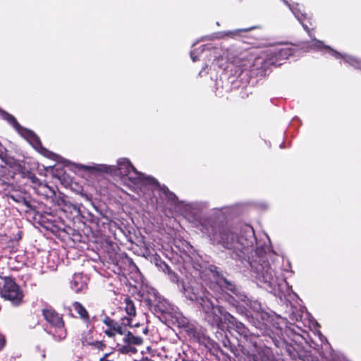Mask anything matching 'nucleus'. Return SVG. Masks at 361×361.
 Returning <instances> with one entry per match:
<instances>
[{
	"mask_svg": "<svg viewBox=\"0 0 361 361\" xmlns=\"http://www.w3.org/2000/svg\"><path fill=\"white\" fill-rule=\"evenodd\" d=\"M204 201L180 202L181 214L214 245H220L231 252V257L250 268L251 276L261 288L275 295H289L292 287L286 281L283 272L293 274L290 262L287 268L280 269L281 259L272 250L269 236L264 234L257 240L252 226L247 224L232 226L219 221L220 216L230 211L229 207L214 208L208 217L196 219V216L207 209Z\"/></svg>",
	"mask_w": 361,
	"mask_h": 361,
	"instance_id": "nucleus-1",
	"label": "nucleus"
},
{
	"mask_svg": "<svg viewBox=\"0 0 361 361\" xmlns=\"http://www.w3.org/2000/svg\"><path fill=\"white\" fill-rule=\"evenodd\" d=\"M205 53L209 60L213 58V63L233 77H238L243 71L252 64L250 59L247 58L246 53H237L236 51L224 49L221 47H212L202 45L190 51V57L193 62L200 59V56Z\"/></svg>",
	"mask_w": 361,
	"mask_h": 361,
	"instance_id": "nucleus-2",
	"label": "nucleus"
},
{
	"mask_svg": "<svg viewBox=\"0 0 361 361\" xmlns=\"http://www.w3.org/2000/svg\"><path fill=\"white\" fill-rule=\"evenodd\" d=\"M115 169L111 172V176H118L121 180L133 190L147 188L151 190H162L170 199L176 197L167 188H162L159 182L152 176L139 172L131 161L125 157L118 159L116 165H111Z\"/></svg>",
	"mask_w": 361,
	"mask_h": 361,
	"instance_id": "nucleus-3",
	"label": "nucleus"
},
{
	"mask_svg": "<svg viewBox=\"0 0 361 361\" xmlns=\"http://www.w3.org/2000/svg\"><path fill=\"white\" fill-rule=\"evenodd\" d=\"M180 290L186 299L199 304L204 319L208 323H216L218 321L219 318L215 312L220 305L217 304L216 299L213 298L202 284L195 281L181 282Z\"/></svg>",
	"mask_w": 361,
	"mask_h": 361,
	"instance_id": "nucleus-4",
	"label": "nucleus"
},
{
	"mask_svg": "<svg viewBox=\"0 0 361 361\" xmlns=\"http://www.w3.org/2000/svg\"><path fill=\"white\" fill-rule=\"evenodd\" d=\"M216 283L219 288L226 292L225 300L232 306L236 308V310L240 314L249 317L251 314L248 311L249 307L257 317L261 314L262 319H265V317H268L267 314L263 312L262 306L259 301L250 300L245 295L240 288L235 286L231 282L228 281L224 277H219L216 280Z\"/></svg>",
	"mask_w": 361,
	"mask_h": 361,
	"instance_id": "nucleus-5",
	"label": "nucleus"
},
{
	"mask_svg": "<svg viewBox=\"0 0 361 361\" xmlns=\"http://www.w3.org/2000/svg\"><path fill=\"white\" fill-rule=\"evenodd\" d=\"M0 116L1 117L6 120L9 124H11L15 130L25 140H27L29 143L40 154L44 155V157L56 159L58 156L51 152H49L44 147L42 146L39 138L37 136V135L27 128H24L22 127L16 121V119L12 115L0 109Z\"/></svg>",
	"mask_w": 361,
	"mask_h": 361,
	"instance_id": "nucleus-6",
	"label": "nucleus"
},
{
	"mask_svg": "<svg viewBox=\"0 0 361 361\" xmlns=\"http://www.w3.org/2000/svg\"><path fill=\"white\" fill-rule=\"evenodd\" d=\"M309 48L311 50L327 52L336 59L341 60V62L343 61V63L348 66H351L355 69L361 70V59L353 55L339 53L338 51L331 49L330 47L325 46L322 41L316 39H312L310 42Z\"/></svg>",
	"mask_w": 361,
	"mask_h": 361,
	"instance_id": "nucleus-7",
	"label": "nucleus"
},
{
	"mask_svg": "<svg viewBox=\"0 0 361 361\" xmlns=\"http://www.w3.org/2000/svg\"><path fill=\"white\" fill-rule=\"evenodd\" d=\"M215 313L219 319L216 323H209L210 325L220 327L223 323H226L229 328L235 329L239 335L245 338L249 336V329L242 322L238 321L235 317L226 312L222 306H219Z\"/></svg>",
	"mask_w": 361,
	"mask_h": 361,
	"instance_id": "nucleus-8",
	"label": "nucleus"
},
{
	"mask_svg": "<svg viewBox=\"0 0 361 361\" xmlns=\"http://www.w3.org/2000/svg\"><path fill=\"white\" fill-rule=\"evenodd\" d=\"M0 295L14 305L21 302L23 293L19 286L11 278L0 276Z\"/></svg>",
	"mask_w": 361,
	"mask_h": 361,
	"instance_id": "nucleus-9",
	"label": "nucleus"
},
{
	"mask_svg": "<svg viewBox=\"0 0 361 361\" xmlns=\"http://www.w3.org/2000/svg\"><path fill=\"white\" fill-rule=\"evenodd\" d=\"M45 320L54 328L50 331L51 334L57 341H61L66 337V331L64 328V323L62 317L53 309L47 308L42 311Z\"/></svg>",
	"mask_w": 361,
	"mask_h": 361,
	"instance_id": "nucleus-10",
	"label": "nucleus"
},
{
	"mask_svg": "<svg viewBox=\"0 0 361 361\" xmlns=\"http://www.w3.org/2000/svg\"><path fill=\"white\" fill-rule=\"evenodd\" d=\"M293 49L287 46H276L266 51V58L262 61V68L266 70L271 66H278L279 60L286 59L293 54Z\"/></svg>",
	"mask_w": 361,
	"mask_h": 361,
	"instance_id": "nucleus-11",
	"label": "nucleus"
},
{
	"mask_svg": "<svg viewBox=\"0 0 361 361\" xmlns=\"http://www.w3.org/2000/svg\"><path fill=\"white\" fill-rule=\"evenodd\" d=\"M87 278L82 274H75L71 281V288L76 293L82 292L87 288Z\"/></svg>",
	"mask_w": 361,
	"mask_h": 361,
	"instance_id": "nucleus-12",
	"label": "nucleus"
},
{
	"mask_svg": "<svg viewBox=\"0 0 361 361\" xmlns=\"http://www.w3.org/2000/svg\"><path fill=\"white\" fill-rule=\"evenodd\" d=\"M79 169L96 173H106L111 175V172L115 169L111 165L102 164H92L90 165L77 164Z\"/></svg>",
	"mask_w": 361,
	"mask_h": 361,
	"instance_id": "nucleus-13",
	"label": "nucleus"
},
{
	"mask_svg": "<svg viewBox=\"0 0 361 361\" xmlns=\"http://www.w3.org/2000/svg\"><path fill=\"white\" fill-rule=\"evenodd\" d=\"M289 9L292 11L293 14L298 19V20L302 24L303 28L309 32V28L307 25L305 23V20L307 18V14L304 12L303 6L299 4H290L288 6Z\"/></svg>",
	"mask_w": 361,
	"mask_h": 361,
	"instance_id": "nucleus-14",
	"label": "nucleus"
},
{
	"mask_svg": "<svg viewBox=\"0 0 361 361\" xmlns=\"http://www.w3.org/2000/svg\"><path fill=\"white\" fill-rule=\"evenodd\" d=\"M155 310L163 314L172 315L176 312V307L164 298H159L155 305Z\"/></svg>",
	"mask_w": 361,
	"mask_h": 361,
	"instance_id": "nucleus-15",
	"label": "nucleus"
},
{
	"mask_svg": "<svg viewBox=\"0 0 361 361\" xmlns=\"http://www.w3.org/2000/svg\"><path fill=\"white\" fill-rule=\"evenodd\" d=\"M257 27H250L247 28L242 29H235L233 30L223 31L217 33L218 38H224V37H230L232 39H236L238 37H240L244 36V33H246L253 29H255Z\"/></svg>",
	"mask_w": 361,
	"mask_h": 361,
	"instance_id": "nucleus-16",
	"label": "nucleus"
},
{
	"mask_svg": "<svg viewBox=\"0 0 361 361\" xmlns=\"http://www.w3.org/2000/svg\"><path fill=\"white\" fill-rule=\"evenodd\" d=\"M123 341L124 343L129 344L134 347L135 345H140L143 342L142 337L135 336L129 331L125 334Z\"/></svg>",
	"mask_w": 361,
	"mask_h": 361,
	"instance_id": "nucleus-17",
	"label": "nucleus"
},
{
	"mask_svg": "<svg viewBox=\"0 0 361 361\" xmlns=\"http://www.w3.org/2000/svg\"><path fill=\"white\" fill-rule=\"evenodd\" d=\"M259 355L261 361H279L275 357L271 348L268 347L261 348Z\"/></svg>",
	"mask_w": 361,
	"mask_h": 361,
	"instance_id": "nucleus-18",
	"label": "nucleus"
},
{
	"mask_svg": "<svg viewBox=\"0 0 361 361\" xmlns=\"http://www.w3.org/2000/svg\"><path fill=\"white\" fill-rule=\"evenodd\" d=\"M73 310L78 314L80 317L86 321L89 319V314L85 307L79 302H75L73 304Z\"/></svg>",
	"mask_w": 361,
	"mask_h": 361,
	"instance_id": "nucleus-19",
	"label": "nucleus"
},
{
	"mask_svg": "<svg viewBox=\"0 0 361 361\" xmlns=\"http://www.w3.org/2000/svg\"><path fill=\"white\" fill-rule=\"evenodd\" d=\"M126 312L129 316H135L136 313L135 305L131 300L126 298Z\"/></svg>",
	"mask_w": 361,
	"mask_h": 361,
	"instance_id": "nucleus-20",
	"label": "nucleus"
},
{
	"mask_svg": "<svg viewBox=\"0 0 361 361\" xmlns=\"http://www.w3.org/2000/svg\"><path fill=\"white\" fill-rule=\"evenodd\" d=\"M80 340L83 345H90L91 344H93L91 331L84 332L81 336Z\"/></svg>",
	"mask_w": 361,
	"mask_h": 361,
	"instance_id": "nucleus-21",
	"label": "nucleus"
},
{
	"mask_svg": "<svg viewBox=\"0 0 361 361\" xmlns=\"http://www.w3.org/2000/svg\"><path fill=\"white\" fill-rule=\"evenodd\" d=\"M119 352L123 354H128V353H135L137 352V349L134 346H131L129 344L125 343L124 345H121L118 348Z\"/></svg>",
	"mask_w": 361,
	"mask_h": 361,
	"instance_id": "nucleus-22",
	"label": "nucleus"
},
{
	"mask_svg": "<svg viewBox=\"0 0 361 361\" xmlns=\"http://www.w3.org/2000/svg\"><path fill=\"white\" fill-rule=\"evenodd\" d=\"M10 197L15 202L18 203H23L24 205H25L27 207L30 208V203L26 200V199L24 197H22L20 195L15 196V195H11Z\"/></svg>",
	"mask_w": 361,
	"mask_h": 361,
	"instance_id": "nucleus-23",
	"label": "nucleus"
},
{
	"mask_svg": "<svg viewBox=\"0 0 361 361\" xmlns=\"http://www.w3.org/2000/svg\"><path fill=\"white\" fill-rule=\"evenodd\" d=\"M103 322L104 324H106L109 328L110 329H115V327L117 326V324L118 322L111 319V318H109V317H106L104 320H103Z\"/></svg>",
	"mask_w": 361,
	"mask_h": 361,
	"instance_id": "nucleus-24",
	"label": "nucleus"
},
{
	"mask_svg": "<svg viewBox=\"0 0 361 361\" xmlns=\"http://www.w3.org/2000/svg\"><path fill=\"white\" fill-rule=\"evenodd\" d=\"M169 276L171 281L177 283L180 289L181 288V283L179 281L178 275L171 271H169Z\"/></svg>",
	"mask_w": 361,
	"mask_h": 361,
	"instance_id": "nucleus-25",
	"label": "nucleus"
},
{
	"mask_svg": "<svg viewBox=\"0 0 361 361\" xmlns=\"http://www.w3.org/2000/svg\"><path fill=\"white\" fill-rule=\"evenodd\" d=\"M279 321L277 322H275L274 324H273V326L274 328H276V329H281L282 327H281V324L282 323L283 324L284 323V321L283 320L282 318H278L277 319Z\"/></svg>",
	"mask_w": 361,
	"mask_h": 361,
	"instance_id": "nucleus-26",
	"label": "nucleus"
},
{
	"mask_svg": "<svg viewBox=\"0 0 361 361\" xmlns=\"http://www.w3.org/2000/svg\"><path fill=\"white\" fill-rule=\"evenodd\" d=\"M113 330H114V333H118L119 334H123L124 332H123V327L118 322L117 324V326L115 327V329H114Z\"/></svg>",
	"mask_w": 361,
	"mask_h": 361,
	"instance_id": "nucleus-27",
	"label": "nucleus"
},
{
	"mask_svg": "<svg viewBox=\"0 0 361 361\" xmlns=\"http://www.w3.org/2000/svg\"><path fill=\"white\" fill-rule=\"evenodd\" d=\"M104 333L106 336L109 337H113L115 336L114 330L112 329L109 328L108 329L104 331Z\"/></svg>",
	"mask_w": 361,
	"mask_h": 361,
	"instance_id": "nucleus-28",
	"label": "nucleus"
},
{
	"mask_svg": "<svg viewBox=\"0 0 361 361\" xmlns=\"http://www.w3.org/2000/svg\"><path fill=\"white\" fill-rule=\"evenodd\" d=\"M92 345H94L98 349H102L104 346V344L101 341H93V344H91Z\"/></svg>",
	"mask_w": 361,
	"mask_h": 361,
	"instance_id": "nucleus-29",
	"label": "nucleus"
},
{
	"mask_svg": "<svg viewBox=\"0 0 361 361\" xmlns=\"http://www.w3.org/2000/svg\"><path fill=\"white\" fill-rule=\"evenodd\" d=\"M5 343H6V341H5L4 337L1 336L0 337V350H1L4 347Z\"/></svg>",
	"mask_w": 361,
	"mask_h": 361,
	"instance_id": "nucleus-30",
	"label": "nucleus"
},
{
	"mask_svg": "<svg viewBox=\"0 0 361 361\" xmlns=\"http://www.w3.org/2000/svg\"><path fill=\"white\" fill-rule=\"evenodd\" d=\"M109 354L106 353L102 358H100L99 361H111L107 359Z\"/></svg>",
	"mask_w": 361,
	"mask_h": 361,
	"instance_id": "nucleus-31",
	"label": "nucleus"
},
{
	"mask_svg": "<svg viewBox=\"0 0 361 361\" xmlns=\"http://www.w3.org/2000/svg\"><path fill=\"white\" fill-rule=\"evenodd\" d=\"M285 5H286L288 7L290 6V4H289L286 0H281Z\"/></svg>",
	"mask_w": 361,
	"mask_h": 361,
	"instance_id": "nucleus-32",
	"label": "nucleus"
},
{
	"mask_svg": "<svg viewBox=\"0 0 361 361\" xmlns=\"http://www.w3.org/2000/svg\"><path fill=\"white\" fill-rule=\"evenodd\" d=\"M206 67H207V66H205V67L202 68V71L200 72V73H199V74H200V75H202V72H203V71L205 69V68H206Z\"/></svg>",
	"mask_w": 361,
	"mask_h": 361,
	"instance_id": "nucleus-33",
	"label": "nucleus"
},
{
	"mask_svg": "<svg viewBox=\"0 0 361 361\" xmlns=\"http://www.w3.org/2000/svg\"><path fill=\"white\" fill-rule=\"evenodd\" d=\"M145 361H152V360L151 359L146 358V359L145 360Z\"/></svg>",
	"mask_w": 361,
	"mask_h": 361,
	"instance_id": "nucleus-34",
	"label": "nucleus"
}]
</instances>
